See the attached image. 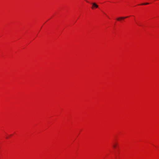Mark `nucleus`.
Masks as SVG:
<instances>
[{"label":"nucleus","mask_w":159,"mask_h":159,"mask_svg":"<svg viewBox=\"0 0 159 159\" xmlns=\"http://www.w3.org/2000/svg\"><path fill=\"white\" fill-rule=\"evenodd\" d=\"M127 17H127H127H120L117 18V20L118 21H119L121 20H123V19H125Z\"/></svg>","instance_id":"f03ea898"},{"label":"nucleus","mask_w":159,"mask_h":159,"mask_svg":"<svg viewBox=\"0 0 159 159\" xmlns=\"http://www.w3.org/2000/svg\"><path fill=\"white\" fill-rule=\"evenodd\" d=\"M149 4V3H143L141 4V5H148Z\"/></svg>","instance_id":"20e7f679"},{"label":"nucleus","mask_w":159,"mask_h":159,"mask_svg":"<svg viewBox=\"0 0 159 159\" xmlns=\"http://www.w3.org/2000/svg\"><path fill=\"white\" fill-rule=\"evenodd\" d=\"M116 145H117L116 144V143L114 144L113 145V148H116Z\"/></svg>","instance_id":"7ed1b4c3"},{"label":"nucleus","mask_w":159,"mask_h":159,"mask_svg":"<svg viewBox=\"0 0 159 159\" xmlns=\"http://www.w3.org/2000/svg\"><path fill=\"white\" fill-rule=\"evenodd\" d=\"M92 4V9H94V8H97L98 7V5H97L95 3H93Z\"/></svg>","instance_id":"f257e3e1"}]
</instances>
